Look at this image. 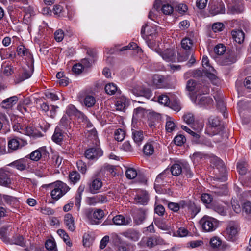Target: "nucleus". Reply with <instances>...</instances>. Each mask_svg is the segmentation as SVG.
I'll return each instance as SVG.
<instances>
[{"mask_svg":"<svg viewBox=\"0 0 251 251\" xmlns=\"http://www.w3.org/2000/svg\"><path fill=\"white\" fill-rule=\"evenodd\" d=\"M202 229L205 232H212L219 226V221L210 216H204L200 221Z\"/></svg>","mask_w":251,"mask_h":251,"instance_id":"f257e3e1","label":"nucleus"},{"mask_svg":"<svg viewBox=\"0 0 251 251\" xmlns=\"http://www.w3.org/2000/svg\"><path fill=\"white\" fill-rule=\"evenodd\" d=\"M69 187L61 181H56L54 184V188L51 192L52 199L58 200L70 190Z\"/></svg>","mask_w":251,"mask_h":251,"instance_id":"f03ea898","label":"nucleus"},{"mask_svg":"<svg viewBox=\"0 0 251 251\" xmlns=\"http://www.w3.org/2000/svg\"><path fill=\"white\" fill-rule=\"evenodd\" d=\"M87 218L91 225H98L104 216V212L100 209H96L94 211L89 209L86 212Z\"/></svg>","mask_w":251,"mask_h":251,"instance_id":"7ed1b4c3","label":"nucleus"},{"mask_svg":"<svg viewBox=\"0 0 251 251\" xmlns=\"http://www.w3.org/2000/svg\"><path fill=\"white\" fill-rule=\"evenodd\" d=\"M164 244V240L160 237L153 235L151 237L143 238L138 245L142 246L145 244L149 248H151L158 245Z\"/></svg>","mask_w":251,"mask_h":251,"instance_id":"20e7f679","label":"nucleus"},{"mask_svg":"<svg viewBox=\"0 0 251 251\" xmlns=\"http://www.w3.org/2000/svg\"><path fill=\"white\" fill-rule=\"evenodd\" d=\"M239 230L238 223L234 221H229L226 228V234L229 240L233 241L235 239Z\"/></svg>","mask_w":251,"mask_h":251,"instance_id":"39448f33","label":"nucleus"},{"mask_svg":"<svg viewBox=\"0 0 251 251\" xmlns=\"http://www.w3.org/2000/svg\"><path fill=\"white\" fill-rule=\"evenodd\" d=\"M186 89L190 92L194 91L196 93L199 92L202 94L207 93L209 91L208 89L206 87L201 83H197L193 79H190L187 81Z\"/></svg>","mask_w":251,"mask_h":251,"instance_id":"423d86ee","label":"nucleus"},{"mask_svg":"<svg viewBox=\"0 0 251 251\" xmlns=\"http://www.w3.org/2000/svg\"><path fill=\"white\" fill-rule=\"evenodd\" d=\"M102 154V151L98 147L90 148L85 151L86 158L90 160H97Z\"/></svg>","mask_w":251,"mask_h":251,"instance_id":"0eeeda50","label":"nucleus"},{"mask_svg":"<svg viewBox=\"0 0 251 251\" xmlns=\"http://www.w3.org/2000/svg\"><path fill=\"white\" fill-rule=\"evenodd\" d=\"M209 13L212 16L223 14L225 13L224 4L222 2H213L209 5Z\"/></svg>","mask_w":251,"mask_h":251,"instance_id":"6e6552de","label":"nucleus"},{"mask_svg":"<svg viewBox=\"0 0 251 251\" xmlns=\"http://www.w3.org/2000/svg\"><path fill=\"white\" fill-rule=\"evenodd\" d=\"M210 126L206 127L205 133L210 136H213L217 134L216 127L220 124V120L217 117H210L209 119Z\"/></svg>","mask_w":251,"mask_h":251,"instance_id":"1a4fd4ad","label":"nucleus"},{"mask_svg":"<svg viewBox=\"0 0 251 251\" xmlns=\"http://www.w3.org/2000/svg\"><path fill=\"white\" fill-rule=\"evenodd\" d=\"M49 155V153L46 150L45 147H41L35 150L29 154L28 159L32 160L37 161L41 158H47Z\"/></svg>","mask_w":251,"mask_h":251,"instance_id":"9d476101","label":"nucleus"},{"mask_svg":"<svg viewBox=\"0 0 251 251\" xmlns=\"http://www.w3.org/2000/svg\"><path fill=\"white\" fill-rule=\"evenodd\" d=\"M239 53L234 50H230L226 54L225 57L222 60L223 65H230L235 63L238 57Z\"/></svg>","mask_w":251,"mask_h":251,"instance_id":"9b49d317","label":"nucleus"},{"mask_svg":"<svg viewBox=\"0 0 251 251\" xmlns=\"http://www.w3.org/2000/svg\"><path fill=\"white\" fill-rule=\"evenodd\" d=\"M28 157H25L10 163L8 165L14 167L19 171H24L27 169V165L29 163Z\"/></svg>","mask_w":251,"mask_h":251,"instance_id":"f8f14e48","label":"nucleus"},{"mask_svg":"<svg viewBox=\"0 0 251 251\" xmlns=\"http://www.w3.org/2000/svg\"><path fill=\"white\" fill-rule=\"evenodd\" d=\"M141 34L143 36H146L148 40H151L156 36V28L155 26H148L145 24L142 27Z\"/></svg>","mask_w":251,"mask_h":251,"instance_id":"ddd939ff","label":"nucleus"},{"mask_svg":"<svg viewBox=\"0 0 251 251\" xmlns=\"http://www.w3.org/2000/svg\"><path fill=\"white\" fill-rule=\"evenodd\" d=\"M34 71L33 66L27 65L23 69V72L16 79V82L18 83L26 79L30 78Z\"/></svg>","mask_w":251,"mask_h":251,"instance_id":"4468645a","label":"nucleus"},{"mask_svg":"<svg viewBox=\"0 0 251 251\" xmlns=\"http://www.w3.org/2000/svg\"><path fill=\"white\" fill-rule=\"evenodd\" d=\"M106 196L98 195L93 197H88L86 200L87 203L90 205H95L98 203H104L107 202Z\"/></svg>","mask_w":251,"mask_h":251,"instance_id":"2eb2a0df","label":"nucleus"},{"mask_svg":"<svg viewBox=\"0 0 251 251\" xmlns=\"http://www.w3.org/2000/svg\"><path fill=\"white\" fill-rule=\"evenodd\" d=\"M149 200V196L146 191H141L138 193L134 198V202L136 204L146 205Z\"/></svg>","mask_w":251,"mask_h":251,"instance_id":"dca6fc26","label":"nucleus"},{"mask_svg":"<svg viewBox=\"0 0 251 251\" xmlns=\"http://www.w3.org/2000/svg\"><path fill=\"white\" fill-rule=\"evenodd\" d=\"M9 172L4 169H0V185L8 186L11 183Z\"/></svg>","mask_w":251,"mask_h":251,"instance_id":"f3484780","label":"nucleus"},{"mask_svg":"<svg viewBox=\"0 0 251 251\" xmlns=\"http://www.w3.org/2000/svg\"><path fill=\"white\" fill-rule=\"evenodd\" d=\"M195 126L191 125V126L195 131H192L185 126H182L181 128L191 135L193 136V139H194L195 137H198V133H200L203 127V124L201 123L199 124L197 127H195Z\"/></svg>","mask_w":251,"mask_h":251,"instance_id":"a211bd4d","label":"nucleus"},{"mask_svg":"<svg viewBox=\"0 0 251 251\" xmlns=\"http://www.w3.org/2000/svg\"><path fill=\"white\" fill-rule=\"evenodd\" d=\"M121 234L127 239L134 242L138 241L140 237V232L134 229H129L122 232Z\"/></svg>","mask_w":251,"mask_h":251,"instance_id":"6ab92c4d","label":"nucleus"},{"mask_svg":"<svg viewBox=\"0 0 251 251\" xmlns=\"http://www.w3.org/2000/svg\"><path fill=\"white\" fill-rule=\"evenodd\" d=\"M171 176L170 170L166 169L157 176L155 179V183H157L158 185H161L164 182H168L170 180Z\"/></svg>","mask_w":251,"mask_h":251,"instance_id":"aec40b11","label":"nucleus"},{"mask_svg":"<svg viewBox=\"0 0 251 251\" xmlns=\"http://www.w3.org/2000/svg\"><path fill=\"white\" fill-rule=\"evenodd\" d=\"M114 224L116 225H129L131 224L132 220L130 217L125 218L123 215H118L112 218Z\"/></svg>","mask_w":251,"mask_h":251,"instance_id":"412c9836","label":"nucleus"},{"mask_svg":"<svg viewBox=\"0 0 251 251\" xmlns=\"http://www.w3.org/2000/svg\"><path fill=\"white\" fill-rule=\"evenodd\" d=\"M0 195L6 204L15 209L18 207L19 201L16 197L5 194Z\"/></svg>","mask_w":251,"mask_h":251,"instance_id":"4be33fe9","label":"nucleus"},{"mask_svg":"<svg viewBox=\"0 0 251 251\" xmlns=\"http://www.w3.org/2000/svg\"><path fill=\"white\" fill-rule=\"evenodd\" d=\"M27 143L26 141H24L22 145L20 146V143L17 139L13 138L9 140L8 142V148L9 152H12L13 151L18 150L19 148H21L23 146L27 145Z\"/></svg>","mask_w":251,"mask_h":251,"instance_id":"5701e85b","label":"nucleus"},{"mask_svg":"<svg viewBox=\"0 0 251 251\" xmlns=\"http://www.w3.org/2000/svg\"><path fill=\"white\" fill-rule=\"evenodd\" d=\"M18 100V98L16 96H12L3 100L0 105L4 109L10 108L17 103Z\"/></svg>","mask_w":251,"mask_h":251,"instance_id":"b1692460","label":"nucleus"},{"mask_svg":"<svg viewBox=\"0 0 251 251\" xmlns=\"http://www.w3.org/2000/svg\"><path fill=\"white\" fill-rule=\"evenodd\" d=\"M89 55L91 56V58H84L81 60L80 64L82 66L83 68H87L90 67L92 63L95 61L96 58V54L93 53L92 50H89L88 52Z\"/></svg>","mask_w":251,"mask_h":251,"instance_id":"393cba45","label":"nucleus"},{"mask_svg":"<svg viewBox=\"0 0 251 251\" xmlns=\"http://www.w3.org/2000/svg\"><path fill=\"white\" fill-rule=\"evenodd\" d=\"M48 165L44 163H38L34 169L35 174L39 177H43L46 176L47 173Z\"/></svg>","mask_w":251,"mask_h":251,"instance_id":"a878e982","label":"nucleus"},{"mask_svg":"<svg viewBox=\"0 0 251 251\" xmlns=\"http://www.w3.org/2000/svg\"><path fill=\"white\" fill-rule=\"evenodd\" d=\"M102 183L99 178L94 179L89 184V190L92 194H96L101 188Z\"/></svg>","mask_w":251,"mask_h":251,"instance_id":"bb28decb","label":"nucleus"},{"mask_svg":"<svg viewBox=\"0 0 251 251\" xmlns=\"http://www.w3.org/2000/svg\"><path fill=\"white\" fill-rule=\"evenodd\" d=\"M64 221L68 229L71 231H74L75 226L74 219L72 215L70 213L65 214Z\"/></svg>","mask_w":251,"mask_h":251,"instance_id":"cd10ccee","label":"nucleus"},{"mask_svg":"<svg viewBox=\"0 0 251 251\" xmlns=\"http://www.w3.org/2000/svg\"><path fill=\"white\" fill-rule=\"evenodd\" d=\"M231 34L232 39L237 43L241 44L244 41L245 34L241 30H233Z\"/></svg>","mask_w":251,"mask_h":251,"instance_id":"c85d7f7f","label":"nucleus"},{"mask_svg":"<svg viewBox=\"0 0 251 251\" xmlns=\"http://www.w3.org/2000/svg\"><path fill=\"white\" fill-rule=\"evenodd\" d=\"M198 104L201 106H208L211 105L213 100L209 96H199L197 97Z\"/></svg>","mask_w":251,"mask_h":251,"instance_id":"c756f323","label":"nucleus"},{"mask_svg":"<svg viewBox=\"0 0 251 251\" xmlns=\"http://www.w3.org/2000/svg\"><path fill=\"white\" fill-rule=\"evenodd\" d=\"M249 164L244 160H241L237 163V169L239 174L244 175L249 170Z\"/></svg>","mask_w":251,"mask_h":251,"instance_id":"7c9ffc66","label":"nucleus"},{"mask_svg":"<svg viewBox=\"0 0 251 251\" xmlns=\"http://www.w3.org/2000/svg\"><path fill=\"white\" fill-rule=\"evenodd\" d=\"M188 210L190 213L191 218H194L200 211L201 208L195 203L191 201L188 202Z\"/></svg>","mask_w":251,"mask_h":251,"instance_id":"2f4dec72","label":"nucleus"},{"mask_svg":"<svg viewBox=\"0 0 251 251\" xmlns=\"http://www.w3.org/2000/svg\"><path fill=\"white\" fill-rule=\"evenodd\" d=\"M193 141L195 142L197 144H200L203 146H205L209 148L213 147L212 142L208 139L201 137L199 133H198V137H195L193 139Z\"/></svg>","mask_w":251,"mask_h":251,"instance_id":"473e14b6","label":"nucleus"},{"mask_svg":"<svg viewBox=\"0 0 251 251\" xmlns=\"http://www.w3.org/2000/svg\"><path fill=\"white\" fill-rule=\"evenodd\" d=\"M66 113L69 116H83V113L78 110L72 104L69 105L66 110Z\"/></svg>","mask_w":251,"mask_h":251,"instance_id":"72a5a7b5","label":"nucleus"},{"mask_svg":"<svg viewBox=\"0 0 251 251\" xmlns=\"http://www.w3.org/2000/svg\"><path fill=\"white\" fill-rule=\"evenodd\" d=\"M169 2L171 4L166 3L163 4L162 5L161 10L163 14L165 15H171L174 11V7L175 6V1L173 0L169 1Z\"/></svg>","mask_w":251,"mask_h":251,"instance_id":"f704fd0d","label":"nucleus"},{"mask_svg":"<svg viewBox=\"0 0 251 251\" xmlns=\"http://www.w3.org/2000/svg\"><path fill=\"white\" fill-rule=\"evenodd\" d=\"M132 138L137 146H140L144 139V135L141 130H133Z\"/></svg>","mask_w":251,"mask_h":251,"instance_id":"c9c22d12","label":"nucleus"},{"mask_svg":"<svg viewBox=\"0 0 251 251\" xmlns=\"http://www.w3.org/2000/svg\"><path fill=\"white\" fill-rule=\"evenodd\" d=\"M9 244H14L22 247H25V240L22 235H16L13 236L11 239H10V242H8Z\"/></svg>","mask_w":251,"mask_h":251,"instance_id":"e433bc0d","label":"nucleus"},{"mask_svg":"<svg viewBox=\"0 0 251 251\" xmlns=\"http://www.w3.org/2000/svg\"><path fill=\"white\" fill-rule=\"evenodd\" d=\"M20 133L30 136L36 137L39 132L34 127L28 126L24 127V129L20 131Z\"/></svg>","mask_w":251,"mask_h":251,"instance_id":"4c0bfd02","label":"nucleus"},{"mask_svg":"<svg viewBox=\"0 0 251 251\" xmlns=\"http://www.w3.org/2000/svg\"><path fill=\"white\" fill-rule=\"evenodd\" d=\"M164 81V78L163 76L159 75H154L152 76V84L157 88H159L163 87Z\"/></svg>","mask_w":251,"mask_h":251,"instance_id":"58836bf2","label":"nucleus"},{"mask_svg":"<svg viewBox=\"0 0 251 251\" xmlns=\"http://www.w3.org/2000/svg\"><path fill=\"white\" fill-rule=\"evenodd\" d=\"M162 58L166 61H174L175 60L174 51L170 49L166 50L162 54Z\"/></svg>","mask_w":251,"mask_h":251,"instance_id":"ea45409f","label":"nucleus"},{"mask_svg":"<svg viewBox=\"0 0 251 251\" xmlns=\"http://www.w3.org/2000/svg\"><path fill=\"white\" fill-rule=\"evenodd\" d=\"M169 170L171 175L175 176H178L183 172L182 166L178 163L173 164Z\"/></svg>","mask_w":251,"mask_h":251,"instance_id":"a19ab883","label":"nucleus"},{"mask_svg":"<svg viewBox=\"0 0 251 251\" xmlns=\"http://www.w3.org/2000/svg\"><path fill=\"white\" fill-rule=\"evenodd\" d=\"M181 47L185 50V51H193L192 50V47L193 46V41L192 40L188 38H184L181 41Z\"/></svg>","mask_w":251,"mask_h":251,"instance_id":"79ce46f5","label":"nucleus"},{"mask_svg":"<svg viewBox=\"0 0 251 251\" xmlns=\"http://www.w3.org/2000/svg\"><path fill=\"white\" fill-rule=\"evenodd\" d=\"M83 103L87 107H92L96 103V99L93 96L87 95L84 98Z\"/></svg>","mask_w":251,"mask_h":251,"instance_id":"37998d69","label":"nucleus"},{"mask_svg":"<svg viewBox=\"0 0 251 251\" xmlns=\"http://www.w3.org/2000/svg\"><path fill=\"white\" fill-rule=\"evenodd\" d=\"M64 135L61 130L56 128L54 133L52 137V139L56 143H60L63 139Z\"/></svg>","mask_w":251,"mask_h":251,"instance_id":"c03bdc74","label":"nucleus"},{"mask_svg":"<svg viewBox=\"0 0 251 251\" xmlns=\"http://www.w3.org/2000/svg\"><path fill=\"white\" fill-rule=\"evenodd\" d=\"M242 211L248 218H251V202L246 201L242 204Z\"/></svg>","mask_w":251,"mask_h":251,"instance_id":"a18cd8bd","label":"nucleus"},{"mask_svg":"<svg viewBox=\"0 0 251 251\" xmlns=\"http://www.w3.org/2000/svg\"><path fill=\"white\" fill-rule=\"evenodd\" d=\"M146 218V213L144 210H139L138 213L135 216L134 219L137 225H140L143 223Z\"/></svg>","mask_w":251,"mask_h":251,"instance_id":"49530a36","label":"nucleus"},{"mask_svg":"<svg viewBox=\"0 0 251 251\" xmlns=\"http://www.w3.org/2000/svg\"><path fill=\"white\" fill-rule=\"evenodd\" d=\"M8 228V226H3V227L0 228V238L4 242L6 243H7L8 242H10V239L7 236Z\"/></svg>","mask_w":251,"mask_h":251,"instance_id":"de8ad7c7","label":"nucleus"},{"mask_svg":"<svg viewBox=\"0 0 251 251\" xmlns=\"http://www.w3.org/2000/svg\"><path fill=\"white\" fill-rule=\"evenodd\" d=\"M215 99L217 102V108L221 112L223 113L224 117L226 118L227 117V114H226L225 113L226 107L224 101L221 98H217L215 97Z\"/></svg>","mask_w":251,"mask_h":251,"instance_id":"09e8293b","label":"nucleus"},{"mask_svg":"<svg viewBox=\"0 0 251 251\" xmlns=\"http://www.w3.org/2000/svg\"><path fill=\"white\" fill-rule=\"evenodd\" d=\"M143 151L145 155H151L154 151V146L151 143H147L144 146Z\"/></svg>","mask_w":251,"mask_h":251,"instance_id":"8fccbe9b","label":"nucleus"},{"mask_svg":"<svg viewBox=\"0 0 251 251\" xmlns=\"http://www.w3.org/2000/svg\"><path fill=\"white\" fill-rule=\"evenodd\" d=\"M128 105V101L124 99H120L118 100L116 103L117 109L122 111Z\"/></svg>","mask_w":251,"mask_h":251,"instance_id":"3c124183","label":"nucleus"},{"mask_svg":"<svg viewBox=\"0 0 251 251\" xmlns=\"http://www.w3.org/2000/svg\"><path fill=\"white\" fill-rule=\"evenodd\" d=\"M210 158V162L214 166L217 167L218 169L222 168L224 166L223 161L219 157L212 155L209 157Z\"/></svg>","mask_w":251,"mask_h":251,"instance_id":"603ef678","label":"nucleus"},{"mask_svg":"<svg viewBox=\"0 0 251 251\" xmlns=\"http://www.w3.org/2000/svg\"><path fill=\"white\" fill-rule=\"evenodd\" d=\"M57 232L68 246L70 247L72 246V244L69 240L70 238L65 230L59 229L57 230Z\"/></svg>","mask_w":251,"mask_h":251,"instance_id":"864d4df0","label":"nucleus"},{"mask_svg":"<svg viewBox=\"0 0 251 251\" xmlns=\"http://www.w3.org/2000/svg\"><path fill=\"white\" fill-rule=\"evenodd\" d=\"M69 180L73 184L76 183L80 179V175L76 171L71 172L69 175Z\"/></svg>","mask_w":251,"mask_h":251,"instance_id":"5fc2aeb1","label":"nucleus"},{"mask_svg":"<svg viewBox=\"0 0 251 251\" xmlns=\"http://www.w3.org/2000/svg\"><path fill=\"white\" fill-rule=\"evenodd\" d=\"M244 4L242 2H239L235 4L230 8L232 13L233 14L242 13L244 11Z\"/></svg>","mask_w":251,"mask_h":251,"instance_id":"6e6d98bb","label":"nucleus"},{"mask_svg":"<svg viewBox=\"0 0 251 251\" xmlns=\"http://www.w3.org/2000/svg\"><path fill=\"white\" fill-rule=\"evenodd\" d=\"M126 135V132L122 129L119 128L114 132V138L117 141H122Z\"/></svg>","mask_w":251,"mask_h":251,"instance_id":"4d7b16f0","label":"nucleus"},{"mask_svg":"<svg viewBox=\"0 0 251 251\" xmlns=\"http://www.w3.org/2000/svg\"><path fill=\"white\" fill-rule=\"evenodd\" d=\"M175 10L178 12L180 14L184 15L188 10V6L184 3H178L176 4L175 3Z\"/></svg>","mask_w":251,"mask_h":251,"instance_id":"13d9d810","label":"nucleus"},{"mask_svg":"<svg viewBox=\"0 0 251 251\" xmlns=\"http://www.w3.org/2000/svg\"><path fill=\"white\" fill-rule=\"evenodd\" d=\"M183 120L188 125L195 126V118L192 113H188L184 115Z\"/></svg>","mask_w":251,"mask_h":251,"instance_id":"bf43d9fd","label":"nucleus"},{"mask_svg":"<svg viewBox=\"0 0 251 251\" xmlns=\"http://www.w3.org/2000/svg\"><path fill=\"white\" fill-rule=\"evenodd\" d=\"M105 91L109 95H113L117 91V87L113 83H109L105 85Z\"/></svg>","mask_w":251,"mask_h":251,"instance_id":"052dcab7","label":"nucleus"},{"mask_svg":"<svg viewBox=\"0 0 251 251\" xmlns=\"http://www.w3.org/2000/svg\"><path fill=\"white\" fill-rule=\"evenodd\" d=\"M119 45L115 46V47L117 50L120 51H123L126 50H135L138 48L137 44L134 42L130 43L128 45L122 47L119 49Z\"/></svg>","mask_w":251,"mask_h":251,"instance_id":"680f3d73","label":"nucleus"},{"mask_svg":"<svg viewBox=\"0 0 251 251\" xmlns=\"http://www.w3.org/2000/svg\"><path fill=\"white\" fill-rule=\"evenodd\" d=\"M158 102L166 106L172 107L169 97L166 95L159 96L158 99Z\"/></svg>","mask_w":251,"mask_h":251,"instance_id":"e2e57ef3","label":"nucleus"},{"mask_svg":"<svg viewBox=\"0 0 251 251\" xmlns=\"http://www.w3.org/2000/svg\"><path fill=\"white\" fill-rule=\"evenodd\" d=\"M212 209L221 215H225L226 214V211L224 207L219 204H213L212 205Z\"/></svg>","mask_w":251,"mask_h":251,"instance_id":"0e129e2a","label":"nucleus"},{"mask_svg":"<svg viewBox=\"0 0 251 251\" xmlns=\"http://www.w3.org/2000/svg\"><path fill=\"white\" fill-rule=\"evenodd\" d=\"M17 51L18 55L21 56H28L30 54L28 50L23 45L19 46Z\"/></svg>","mask_w":251,"mask_h":251,"instance_id":"69168bd1","label":"nucleus"},{"mask_svg":"<svg viewBox=\"0 0 251 251\" xmlns=\"http://www.w3.org/2000/svg\"><path fill=\"white\" fill-rule=\"evenodd\" d=\"M126 175L127 178L132 179L137 176V172L135 169L129 168L126 170Z\"/></svg>","mask_w":251,"mask_h":251,"instance_id":"338daca9","label":"nucleus"},{"mask_svg":"<svg viewBox=\"0 0 251 251\" xmlns=\"http://www.w3.org/2000/svg\"><path fill=\"white\" fill-rule=\"evenodd\" d=\"M46 248L50 251H57L55 242L51 239L48 240L45 243Z\"/></svg>","mask_w":251,"mask_h":251,"instance_id":"774afa93","label":"nucleus"}]
</instances>
